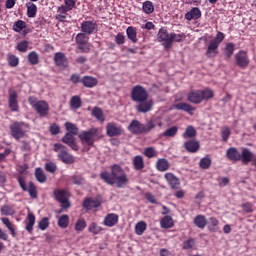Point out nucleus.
Masks as SVG:
<instances>
[{
	"label": "nucleus",
	"mask_w": 256,
	"mask_h": 256,
	"mask_svg": "<svg viewBox=\"0 0 256 256\" xmlns=\"http://www.w3.org/2000/svg\"><path fill=\"white\" fill-rule=\"evenodd\" d=\"M103 223L105 227H115L119 223V215L109 213L105 216Z\"/></svg>",
	"instance_id": "26"
},
{
	"label": "nucleus",
	"mask_w": 256,
	"mask_h": 256,
	"mask_svg": "<svg viewBox=\"0 0 256 256\" xmlns=\"http://www.w3.org/2000/svg\"><path fill=\"white\" fill-rule=\"evenodd\" d=\"M1 215H4L5 217L12 216L15 213V208L13 206L4 204L0 208Z\"/></svg>",
	"instance_id": "38"
},
{
	"label": "nucleus",
	"mask_w": 256,
	"mask_h": 256,
	"mask_svg": "<svg viewBox=\"0 0 256 256\" xmlns=\"http://www.w3.org/2000/svg\"><path fill=\"white\" fill-rule=\"evenodd\" d=\"M49 225V218L44 217L38 222V229H40V231H46V229H49Z\"/></svg>",
	"instance_id": "54"
},
{
	"label": "nucleus",
	"mask_w": 256,
	"mask_h": 256,
	"mask_svg": "<svg viewBox=\"0 0 256 256\" xmlns=\"http://www.w3.org/2000/svg\"><path fill=\"white\" fill-rule=\"evenodd\" d=\"M169 167H171V164H169V160L165 158H160L156 162V169L160 172L169 171Z\"/></svg>",
	"instance_id": "32"
},
{
	"label": "nucleus",
	"mask_w": 256,
	"mask_h": 256,
	"mask_svg": "<svg viewBox=\"0 0 256 256\" xmlns=\"http://www.w3.org/2000/svg\"><path fill=\"white\" fill-rule=\"evenodd\" d=\"M195 247V239L194 238H189L188 240L184 241L182 244V249L184 251H189Z\"/></svg>",
	"instance_id": "53"
},
{
	"label": "nucleus",
	"mask_w": 256,
	"mask_h": 256,
	"mask_svg": "<svg viewBox=\"0 0 256 256\" xmlns=\"http://www.w3.org/2000/svg\"><path fill=\"white\" fill-rule=\"evenodd\" d=\"M194 225L198 227V229H205V227H207V218L205 215H197L194 218Z\"/></svg>",
	"instance_id": "33"
},
{
	"label": "nucleus",
	"mask_w": 256,
	"mask_h": 256,
	"mask_svg": "<svg viewBox=\"0 0 256 256\" xmlns=\"http://www.w3.org/2000/svg\"><path fill=\"white\" fill-rule=\"evenodd\" d=\"M54 151L58 153L57 157L62 163L71 165L75 163V157L67 151V147L61 143L54 144Z\"/></svg>",
	"instance_id": "9"
},
{
	"label": "nucleus",
	"mask_w": 256,
	"mask_h": 256,
	"mask_svg": "<svg viewBox=\"0 0 256 256\" xmlns=\"http://www.w3.org/2000/svg\"><path fill=\"white\" fill-rule=\"evenodd\" d=\"M75 5H77V0H64V5L58 8V13L65 15L66 13H69V11H73Z\"/></svg>",
	"instance_id": "24"
},
{
	"label": "nucleus",
	"mask_w": 256,
	"mask_h": 256,
	"mask_svg": "<svg viewBox=\"0 0 256 256\" xmlns=\"http://www.w3.org/2000/svg\"><path fill=\"white\" fill-rule=\"evenodd\" d=\"M53 195L58 203H61L62 209H69L71 207V202L69 201L71 194H69V191L65 189H56L53 191Z\"/></svg>",
	"instance_id": "10"
},
{
	"label": "nucleus",
	"mask_w": 256,
	"mask_h": 256,
	"mask_svg": "<svg viewBox=\"0 0 256 256\" xmlns=\"http://www.w3.org/2000/svg\"><path fill=\"white\" fill-rule=\"evenodd\" d=\"M35 178L38 183H45L47 181V175H45V172L41 168H36Z\"/></svg>",
	"instance_id": "45"
},
{
	"label": "nucleus",
	"mask_w": 256,
	"mask_h": 256,
	"mask_svg": "<svg viewBox=\"0 0 256 256\" xmlns=\"http://www.w3.org/2000/svg\"><path fill=\"white\" fill-rule=\"evenodd\" d=\"M9 129L11 137L16 139V141H19V139L27 137V133H29L31 126H29L27 122L14 121L12 124H10Z\"/></svg>",
	"instance_id": "6"
},
{
	"label": "nucleus",
	"mask_w": 256,
	"mask_h": 256,
	"mask_svg": "<svg viewBox=\"0 0 256 256\" xmlns=\"http://www.w3.org/2000/svg\"><path fill=\"white\" fill-rule=\"evenodd\" d=\"M131 99L134 103H138L135 106L138 113H149L153 109V99H149V92L141 85H136L132 88Z\"/></svg>",
	"instance_id": "2"
},
{
	"label": "nucleus",
	"mask_w": 256,
	"mask_h": 256,
	"mask_svg": "<svg viewBox=\"0 0 256 256\" xmlns=\"http://www.w3.org/2000/svg\"><path fill=\"white\" fill-rule=\"evenodd\" d=\"M185 19L187 21H193L201 19V10L198 7H193L190 11L185 14Z\"/></svg>",
	"instance_id": "30"
},
{
	"label": "nucleus",
	"mask_w": 256,
	"mask_h": 256,
	"mask_svg": "<svg viewBox=\"0 0 256 256\" xmlns=\"http://www.w3.org/2000/svg\"><path fill=\"white\" fill-rule=\"evenodd\" d=\"M184 147L188 153H197V151H199L200 144L199 141L191 139L184 143Z\"/></svg>",
	"instance_id": "28"
},
{
	"label": "nucleus",
	"mask_w": 256,
	"mask_h": 256,
	"mask_svg": "<svg viewBox=\"0 0 256 256\" xmlns=\"http://www.w3.org/2000/svg\"><path fill=\"white\" fill-rule=\"evenodd\" d=\"M26 27L27 24L25 23V21L18 20L13 25V31H15L16 33H21V31H23V29H25Z\"/></svg>",
	"instance_id": "52"
},
{
	"label": "nucleus",
	"mask_w": 256,
	"mask_h": 256,
	"mask_svg": "<svg viewBox=\"0 0 256 256\" xmlns=\"http://www.w3.org/2000/svg\"><path fill=\"white\" fill-rule=\"evenodd\" d=\"M156 127H163V121L159 118H152L146 124H142L139 120H132L127 129L132 135H145Z\"/></svg>",
	"instance_id": "3"
},
{
	"label": "nucleus",
	"mask_w": 256,
	"mask_h": 256,
	"mask_svg": "<svg viewBox=\"0 0 256 256\" xmlns=\"http://www.w3.org/2000/svg\"><path fill=\"white\" fill-rule=\"evenodd\" d=\"M34 109L40 117H47L49 115V104L45 100L38 101Z\"/></svg>",
	"instance_id": "20"
},
{
	"label": "nucleus",
	"mask_w": 256,
	"mask_h": 256,
	"mask_svg": "<svg viewBox=\"0 0 256 256\" xmlns=\"http://www.w3.org/2000/svg\"><path fill=\"white\" fill-rule=\"evenodd\" d=\"M233 53H235V44L231 42L226 43L224 47V56L226 57V59H230L231 57H233Z\"/></svg>",
	"instance_id": "40"
},
{
	"label": "nucleus",
	"mask_w": 256,
	"mask_h": 256,
	"mask_svg": "<svg viewBox=\"0 0 256 256\" xmlns=\"http://www.w3.org/2000/svg\"><path fill=\"white\" fill-rule=\"evenodd\" d=\"M132 165L135 171H143V169H145V160L143 159V156H135L132 160Z\"/></svg>",
	"instance_id": "31"
},
{
	"label": "nucleus",
	"mask_w": 256,
	"mask_h": 256,
	"mask_svg": "<svg viewBox=\"0 0 256 256\" xmlns=\"http://www.w3.org/2000/svg\"><path fill=\"white\" fill-rule=\"evenodd\" d=\"M27 7V17H29L30 19H33L34 17H36L37 15V5H35L33 2H28L26 4Z\"/></svg>",
	"instance_id": "37"
},
{
	"label": "nucleus",
	"mask_w": 256,
	"mask_h": 256,
	"mask_svg": "<svg viewBox=\"0 0 256 256\" xmlns=\"http://www.w3.org/2000/svg\"><path fill=\"white\" fill-rule=\"evenodd\" d=\"M182 137L184 139H193V137H197V130H195V127L193 126H188Z\"/></svg>",
	"instance_id": "43"
},
{
	"label": "nucleus",
	"mask_w": 256,
	"mask_h": 256,
	"mask_svg": "<svg viewBox=\"0 0 256 256\" xmlns=\"http://www.w3.org/2000/svg\"><path fill=\"white\" fill-rule=\"evenodd\" d=\"M219 187H227V184L229 183V179L227 177L218 178L217 179Z\"/></svg>",
	"instance_id": "64"
},
{
	"label": "nucleus",
	"mask_w": 256,
	"mask_h": 256,
	"mask_svg": "<svg viewBox=\"0 0 256 256\" xmlns=\"http://www.w3.org/2000/svg\"><path fill=\"white\" fill-rule=\"evenodd\" d=\"M236 65L240 67V69H247L249 67L251 60L249 59V54L245 50H239L234 56Z\"/></svg>",
	"instance_id": "12"
},
{
	"label": "nucleus",
	"mask_w": 256,
	"mask_h": 256,
	"mask_svg": "<svg viewBox=\"0 0 256 256\" xmlns=\"http://www.w3.org/2000/svg\"><path fill=\"white\" fill-rule=\"evenodd\" d=\"M54 63L56 67H60V69H67V67H69V60L67 59V56H65V53L63 52L55 53Z\"/></svg>",
	"instance_id": "17"
},
{
	"label": "nucleus",
	"mask_w": 256,
	"mask_h": 256,
	"mask_svg": "<svg viewBox=\"0 0 256 256\" xmlns=\"http://www.w3.org/2000/svg\"><path fill=\"white\" fill-rule=\"evenodd\" d=\"M45 169L48 173H55L57 171V164L54 162H47L45 164Z\"/></svg>",
	"instance_id": "61"
},
{
	"label": "nucleus",
	"mask_w": 256,
	"mask_h": 256,
	"mask_svg": "<svg viewBox=\"0 0 256 256\" xmlns=\"http://www.w3.org/2000/svg\"><path fill=\"white\" fill-rule=\"evenodd\" d=\"M242 163L244 165H249L251 163L252 167H255L256 171V156L249 150V148H242Z\"/></svg>",
	"instance_id": "15"
},
{
	"label": "nucleus",
	"mask_w": 256,
	"mask_h": 256,
	"mask_svg": "<svg viewBox=\"0 0 256 256\" xmlns=\"http://www.w3.org/2000/svg\"><path fill=\"white\" fill-rule=\"evenodd\" d=\"M92 117H95V119L101 123L105 121V114L103 113V109L97 106L92 109Z\"/></svg>",
	"instance_id": "35"
},
{
	"label": "nucleus",
	"mask_w": 256,
	"mask_h": 256,
	"mask_svg": "<svg viewBox=\"0 0 256 256\" xmlns=\"http://www.w3.org/2000/svg\"><path fill=\"white\" fill-rule=\"evenodd\" d=\"M76 43L78 45V49L82 51V53H89V37L87 34L78 33L76 36Z\"/></svg>",
	"instance_id": "13"
},
{
	"label": "nucleus",
	"mask_w": 256,
	"mask_h": 256,
	"mask_svg": "<svg viewBox=\"0 0 256 256\" xmlns=\"http://www.w3.org/2000/svg\"><path fill=\"white\" fill-rule=\"evenodd\" d=\"M144 155L145 157H148V159H153V157L157 156V152L155 151V148L147 147L144 149Z\"/></svg>",
	"instance_id": "60"
},
{
	"label": "nucleus",
	"mask_w": 256,
	"mask_h": 256,
	"mask_svg": "<svg viewBox=\"0 0 256 256\" xmlns=\"http://www.w3.org/2000/svg\"><path fill=\"white\" fill-rule=\"evenodd\" d=\"M165 179L168 185H170L171 189H179V187H181V180H179V178L175 176V174L166 173Z\"/></svg>",
	"instance_id": "23"
},
{
	"label": "nucleus",
	"mask_w": 256,
	"mask_h": 256,
	"mask_svg": "<svg viewBox=\"0 0 256 256\" xmlns=\"http://www.w3.org/2000/svg\"><path fill=\"white\" fill-rule=\"evenodd\" d=\"M123 134V129L120 126H117L115 122H110L106 125V135L108 137H119Z\"/></svg>",
	"instance_id": "18"
},
{
	"label": "nucleus",
	"mask_w": 256,
	"mask_h": 256,
	"mask_svg": "<svg viewBox=\"0 0 256 256\" xmlns=\"http://www.w3.org/2000/svg\"><path fill=\"white\" fill-rule=\"evenodd\" d=\"M88 231L90 233H93V235H99V233H101V231H103V228L101 226L97 225V223H92L89 225Z\"/></svg>",
	"instance_id": "55"
},
{
	"label": "nucleus",
	"mask_w": 256,
	"mask_h": 256,
	"mask_svg": "<svg viewBox=\"0 0 256 256\" xmlns=\"http://www.w3.org/2000/svg\"><path fill=\"white\" fill-rule=\"evenodd\" d=\"M82 85L87 87V89H93V87H97L99 85V80L93 76H84L82 77Z\"/></svg>",
	"instance_id": "27"
},
{
	"label": "nucleus",
	"mask_w": 256,
	"mask_h": 256,
	"mask_svg": "<svg viewBox=\"0 0 256 256\" xmlns=\"http://www.w3.org/2000/svg\"><path fill=\"white\" fill-rule=\"evenodd\" d=\"M211 158L209 157H204L200 160L199 162V167L200 169H209V167H211Z\"/></svg>",
	"instance_id": "57"
},
{
	"label": "nucleus",
	"mask_w": 256,
	"mask_h": 256,
	"mask_svg": "<svg viewBox=\"0 0 256 256\" xmlns=\"http://www.w3.org/2000/svg\"><path fill=\"white\" fill-rule=\"evenodd\" d=\"M225 41V33L218 31L215 38L212 39L206 48V57L213 59L219 55V46Z\"/></svg>",
	"instance_id": "7"
},
{
	"label": "nucleus",
	"mask_w": 256,
	"mask_h": 256,
	"mask_svg": "<svg viewBox=\"0 0 256 256\" xmlns=\"http://www.w3.org/2000/svg\"><path fill=\"white\" fill-rule=\"evenodd\" d=\"M81 31L86 35H93V33H97V22H93V21L82 22Z\"/></svg>",
	"instance_id": "19"
},
{
	"label": "nucleus",
	"mask_w": 256,
	"mask_h": 256,
	"mask_svg": "<svg viewBox=\"0 0 256 256\" xmlns=\"http://www.w3.org/2000/svg\"><path fill=\"white\" fill-rule=\"evenodd\" d=\"M81 105L82 101L80 96L75 95L70 99L71 109H80Z\"/></svg>",
	"instance_id": "49"
},
{
	"label": "nucleus",
	"mask_w": 256,
	"mask_h": 256,
	"mask_svg": "<svg viewBox=\"0 0 256 256\" xmlns=\"http://www.w3.org/2000/svg\"><path fill=\"white\" fill-rule=\"evenodd\" d=\"M226 156L228 157L229 161H242L243 162V152L239 153V150L235 147H230L226 151Z\"/></svg>",
	"instance_id": "22"
},
{
	"label": "nucleus",
	"mask_w": 256,
	"mask_h": 256,
	"mask_svg": "<svg viewBox=\"0 0 256 256\" xmlns=\"http://www.w3.org/2000/svg\"><path fill=\"white\" fill-rule=\"evenodd\" d=\"M71 181L73 185H85V178L81 175H73L71 176Z\"/></svg>",
	"instance_id": "59"
},
{
	"label": "nucleus",
	"mask_w": 256,
	"mask_h": 256,
	"mask_svg": "<svg viewBox=\"0 0 256 256\" xmlns=\"http://www.w3.org/2000/svg\"><path fill=\"white\" fill-rule=\"evenodd\" d=\"M17 181L22 189V191H27L31 197V199H37L38 197V192H37V186H35V183L29 182L28 187L27 184L25 183V177L23 176H18Z\"/></svg>",
	"instance_id": "11"
},
{
	"label": "nucleus",
	"mask_w": 256,
	"mask_h": 256,
	"mask_svg": "<svg viewBox=\"0 0 256 256\" xmlns=\"http://www.w3.org/2000/svg\"><path fill=\"white\" fill-rule=\"evenodd\" d=\"M160 225H161L162 229H171V227H173V225H174L173 217L164 216L160 221Z\"/></svg>",
	"instance_id": "39"
},
{
	"label": "nucleus",
	"mask_w": 256,
	"mask_h": 256,
	"mask_svg": "<svg viewBox=\"0 0 256 256\" xmlns=\"http://www.w3.org/2000/svg\"><path fill=\"white\" fill-rule=\"evenodd\" d=\"M218 226L219 220H217L215 217H210L208 220V230L211 231V233H216Z\"/></svg>",
	"instance_id": "46"
},
{
	"label": "nucleus",
	"mask_w": 256,
	"mask_h": 256,
	"mask_svg": "<svg viewBox=\"0 0 256 256\" xmlns=\"http://www.w3.org/2000/svg\"><path fill=\"white\" fill-rule=\"evenodd\" d=\"M142 11L146 13V15H151V13L155 11V5H153V2L147 0L142 4Z\"/></svg>",
	"instance_id": "41"
},
{
	"label": "nucleus",
	"mask_w": 256,
	"mask_h": 256,
	"mask_svg": "<svg viewBox=\"0 0 256 256\" xmlns=\"http://www.w3.org/2000/svg\"><path fill=\"white\" fill-rule=\"evenodd\" d=\"M179 133V127L172 126L162 133V137H175Z\"/></svg>",
	"instance_id": "48"
},
{
	"label": "nucleus",
	"mask_w": 256,
	"mask_h": 256,
	"mask_svg": "<svg viewBox=\"0 0 256 256\" xmlns=\"http://www.w3.org/2000/svg\"><path fill=\"white\" fill-rule=\"evenodd\" d=\"M35 214H33L32 212H29L26 218V226L25 229L27 231V233H29V235H33V227L35 226Z\"/></svg>",
	"instance_id": "29"
},
{
	"label": "nucleus",
	"mask_w": 256,
	"mask_h": 256,
	"mask_svg": "<svg viewBox=\"0 0 256 256\" xmlns=\"http://www.w3.org/2000/svg\"><path fill=\"white\" fill-rule=\"evenodd\" d=\"M79 139L83 145H88V147H93L95 141H99L101 136L99 135V128H90L87 131H82L79 135Z\"/></svg>",
	"instance_id": "8"
},
{
	"label": "nucleus",
	"mask_w": 256,
	"mask_h": 256,
	"mask_svg": "<svg viewBox=\"0 0 256 256\" xmlns=\"http://www.w3.org/2000/svg\"><path fill=\"white\" fill-rule=\"evenodd\" d=\"M16 49L20 51V53H26L27 49H29V41L23 40L19 42L16 46Z\"/></svg>",
	"instance_id": "56"
},
{
	"label": "nucleus",
	"mask_w": 256,
	"mask_h": 256,
	"mask_svg": "<svg viewBox=\"0 0 256 256\" xmlns=\"http://www.w3.org/2000/svg\"><path fill=\"white\" fill-rule=\"evenodd\" d=\"M174 109H176V111H184V113L193 116V111H195L196 108L187 102H179L174 105Z\"/></svg>",
	"instance_id": "25"
},
{
	"label": "nucleus",
	"mask_w": 256,
	"mask_h": 256,
	"mask_svg": "<svg viewBox=\"0 0 256 256\" xmlns=\"http://www.w3.org/2000/svg\"><path fill=\"white\" fill-rule=\"evenodd\" d=\"M7 61L10 67H17L19 65V57L14 54H8Z\"/></svg>",
	"instance_id": "51"
},
{
	"label": "nucleus",
	"mask_w": 256,
	"mask_h": 256,
	"mask_svg": "<svg viewBox=\"0 0 256 256\" xmlns=\"http://www.w3.org/2000/svg\"><path fill=\"white\" fill-rule=\"evenodd\" d=\"M85 227H87V221L85 219H78L75 224V231H84Z\"/></svg>",
	"instance_id": "58"
},
{
	"label": "nucleus",
	"mask_w": 256,
	"mask_h": 256,
	"mask_svg": "<svg viewBox=\"0 0 256 256\" xmlns=\"http://www.w3.org/2000/svg\"><path fill=\"white\" fill-rule=\"evenodd\" d=\"M58 227L61 229H67L69 227V215L63 214L58 219Z\"/></svg>",
	"instance_id": "47"
},
{
	"label": "nucleus",
	"mask_w": 256,
	"mask_h": 256,
	"mask_svg": "<svg viewBox=\"0 0 256 256\" xmlns=\"http://www.w3.org/2000/svg\"><path fill=\"white\" fill-rule=\"evenodd\" d=\"M9 96H8V107L12 113H17L19 112V95L17 94V91L10 89L8 91Z\"/></svg>",
	"instance_id": "14"
},
{
	"label": "nucleus",
	"mask_w": 256,
	"mask_h": 256,
	"mask_svg": "<svg viewBox=\"0 0 256 256\" xmlns=\"http://www.w3.org/2000/svg\"><path fill=\"white\" fill-rule=\"evenodd\" d=\"M159 43H162L164 49H171L173 43H181L185 39V34L169 33L167 29L160 28L157 33Z\"/></svg>",
	"instance_id": "4"
},
{
	"label": "nucleus",
	"mask_w": 256,
	"mask_h": 256,
	"mask_svg": "<svg viewBox=\"0 0 256 256\" xmlns=\"http://www.w3.org/2000/svg\"><path fill=\"white\" fill-rule=\"evenodd\" d=\"M50 133H51V135H59V133H61V127L58 126L57 123L51 124Z\"/></svg>",
	"instance_id": "62"
},
{
	"label": "nucleus",
	"mask_w": 256,
	"mask_h": 256,
	"mask_svg": "<svg viewBox=\"0 0 256 256\" xmlns=\"http://www.w3.org/2000/svg\"><path fill=\"white\" fill-rule=\"evenodd\" d=\"M115 43L116 45H123L125 43V35H123L122 33H118L115 36Z\"/></svg>",
	"instance_id": "63"
},
{
	"label": "nucleus",
	"mask_w": 256,
	"mask_h": 256,
	"mask_svg": "<svg viewBox=\"0 0 256 256\" xmlns=\"http://www.w3.org/2000/svg\"><path fill=\"white\" fill-rule=\"evenodd\" d=\"M61 141L62 143L70 147V149H72L73 151H79V145H77V142L75 141V136H73L72 134L66 133L62 137Z\"/></svg>",
	"instance_id": "21"
},
{
	"label": "nucleus",
	"mask_w": 256,
	"mask_h": 256,
	"mask_svg": "<svg viewBox=\"0 0 256 256\" xmlns=\"http://www.w3.org/2000/svg\"><path fill=\"white\" fill-rule=\"evenodd\" d=\"M1 221L3 225H5V227H7V229L10 231L12 237H17V232H15V225L11 222V220H9L7 217H4L1 218Z\"/></svg>",
	"instance_id": "36"
},
{
	"label": "nucleus",
	"mask_w": 256,
	"mask_h": 256,
	"mask_svg": "<svg viewBox=\"0 0 256 256\" xmlns=\"http://www.w3.org/2000/svg\"><path fill=\"white\" fill-rule=\"evenodd\" d=\"M65 128H66V133H69V135H79V128H77V125L71 123V122H66L65 123Z\"/></svg>",
	"instance_id": "42"
},
{
	"label": "nucleus",
	"mask_w": 256,
	"mask_h": 256,
	"mask_svg": "<svg viewBox=\"0 0 256 256\" xmlns=\"http://www.w3.org/2000/svg\"><path fill=\"white\" fill-rule=\"evenodd\" d=\"M147 231V222L145 221H139L135 225V233L136 235H143Z\"/></svg>",
	"instance_id": "44"
},
{
	"label": "nucleus",
	"mask_w": 256,
	"mask_h": 256,
	"mask_svg": "<svg viewBox=\"0 0 256 256\" xmlns=\"http://www.w3.org/2000/svg\"><path fill=\"white\" fill-rule=\"evenodd\" d=\"M215 97V92L213 90L206 88L204 90H190L187 94V100L194 105H199L203 101H209Z\"/></svg>",
	"instance_id": "5"
},
{
	"label": "nucleus",
	"mask_w": 256,
	"mask_h": 256,
	"mask_svg": "<svg viewBox=\"0 0 256 256\" xmlns=\"http://www.w3.org/2000/svg\"><path fill=\"white\" fill-rule=\"evenodd\" d=\"M126 35L131 43H137V29L133 26H129L126 29Z\"/></svg>",
	"instance_id": "34"
},
{
	"label": "nucleus",
	"mask_w": 256,
	"mask_h": 256,
	"mask_svg": "<svg viewBox=\"0 0 256 256\" xmlns=\"http://www.w3.org/2000/svg\"><path fill=\"white\" fill-rule=\"evenodd\" d=\"M103 201H101V198H85L82 207L86 209V211H92V209H98V207H101Z\"/></svg>",
	"instance_id": "16"
},
{
	"label": "nucleus",
	"mask_w": 256,
	"mask_h": 256,
	"mask_svg": "<svg viewBox=\"0 0 256 256\" xmlns=\"http://www.w3.org/2000/svg\"><path fill=\"white\" fill-rule=\"evenodd\" d=\"M111 172L103 171L100 173V179L106 183V185H116L118 189L125 187L129 183V178L125 170L119 165L114 164L110 167Z\"/></svg>",
	"instance_id": "1"
},
{
	"label": "nucleus",
	"mask_w": 256,
	"mask_h": 256,
	"mask_svg": "<svg viewBox=\"0 0 256 256\" xmlns=\"http://www.w3.org/2000/svg\"><path fill=\"white\" fill-rule=\"evenodd\" d=\"M28 62L30 65H39V54L35 51L30 52L28 54Z\"/></svg>",
	"instance_id": "50"
}]
</instances>
